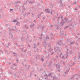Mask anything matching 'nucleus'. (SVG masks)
<instances>
[{
    "label": "nucleus",
    "instance_id": "1",
    "mask_svg": "<svg viewBox=\"0 0 80 80\" xmlns=\"http://www.w3.org/2000/svg\"><path fill=\"white\" fill-rule=\"evenodd\" d=\"M54 50L55 52H57V53H58L60 51V48L58 47L54 48Z\"/></svg>",
    "mask_w": 80,
    "mask_h": 80
},
{
    "label": "nucleus",
    "instance_id": "2",
    "mask_svg": "<svg viewBox=\"0 0 80 80\" xmlns=\"http://www.w3.org/2000/svg\"><path fill=\"white\" fill-rule=\"evenodd\" d=\"M30 27L31 28H33L35 27V23L32 22L30 25Z\"/></svg>",
    "mask_w": 80,
    "mask_h": 80
},
{
    "label": "nucleus",
    "instance_id": "3",
    "mask_svg": "<svg viewBox=\"0 0 80 80\" xmlns=\"http://www.w3.org/2000/svg\"><path fill=\"white\" fill-rule=\"evenodd\" d=\"M57 45H58L59 46L61 45H62V40H60L57 43Z\"/></svg>",
    "mask_w": 80,
    "mask_h": 80
},
{
    "label": "nucleus",
    "instance_id": "4",
    "mask_svg": "<svg viewBox=\"0 0 80 80\" xmlns=\"http://www.w3.org/2000/svg\"><path fill=\"white\" fill-rule=\"evenodd\" d=\"M62 26H61V25H59L58 26H57L56 27V29L57 30H58V29H61L62 28Z\"/></svg>",
    "mask_w": 80,
    "mask_h": 80
},
{
    "label": "nucleus",
    "instance_id": "5",
    "mask_svg": "<svg viewBox=\"0 0 80 80\" xmlns=\"http://www.w3.org/2000/svg\"><path fill=\"white\" fill-rule=\"evenodd\" d=\"M39 28H41L42 30H44L45 28V26L42 25V24H39Z\"/></svg>",
    "mask_w": 80,
    "mask_h": 80
},
{
    "label": "nucleus",
    "instance_id": "6",
    "mask_svg": "<svg viewBox=\"0 0 80 80\" xmlns=\"http://www.w3.org/2000/svg\"><path fill=\"white\" fill-rule=\"evenodd\" d=\"M35 1H32L29 2L28 3H29V4H30V3H31V4H32V3H35Z\"/></svg>",
    "mask_w": 80,
    "mask_h": 80
},
{
    "label": "nucleus",
    "instance_id": "7",
    "mask_svg": "<svg viewBox=\"0 0 80 80\" xmlns=\"http://www.w3.org/2000/svg\"><path fill=\"white\" fill-rule=\"evenodd\" d=\"M45 11H47V13H50V10L48 9H45Z\"/></svg>",
    "mask_w": 80,
    "mask_h": 80
},
{
    "label": "nucleus",
    "instance_id": "8",
    "mask_svg": "<svg viewBox=\"0 0 80 80\" xmlns=\"http://www.w3.org/2000/svg\"><path fill=\"white\" fill-rule=\"evenodd\" d=\"M45 76L46 77L45 78V80H48V76H47V74H45L44 75V77H45Z\"/></svg>",
    "mask_w": 80,
    "mask_h": 80
},
{
    "label": "nucleus",
    "instance_id": "9",
    "mask_svg": "<svg viewBox=\"0 0 80 80\" xmlns=\"http://www.w3.org/2000/svg\"><path fill=\"white\" fill-rule=\"evenodd\" d=\"M41 15H42V14H41L38 15L37 16V18H40V16H41Z\"/></svg>",
    "mask_w": 80,
    "mask_h": 80
},
{
    "label": "nucleus",
    "instance_id": "10",
    "mask_svg": "<svg viewBox=\"0 0 80 80\" xmlns=\"http://www.w3.org/2000/svg\"><path fill=\"white\" fill-rule=\"evenodd\" d=\"M60 25L61 26H62V27H63V25H64V22H61L60 23Z\"/></svg>",
    "mask_w": 80,
    "mask_h": 80
},
{
    "label": "nucleus",
    "instance_id": "11",
    "mask_svg": "<svg viewBox=\"0 0 80 80\" xmlns=\"http://www.w3.org/2000/svg\"><path fill=\"white\" fill-rule=\"evenodd\" d=\"M60 32H61L60 35H63L64 34V32L63 31H60Z\"/></svg>",
    "mask_w": 80,
    "mask_h": 80
},
{
    "label": "nucleus",
    "instance_id": "12",
    "mask_svg": "<svg viewBox=\"0 0 80 80\" xmlns=\"http://www.w3.org/2000/svg\"><path fill=\"white\" fill-rule=\"evenodd\" d=\"M75 75H78V76H77V77H78L79 78H80V75H78V74H75V75H73V77H74V76H75Z\"/></svg>",
    "mask_w": 80,
    "mask_h": 80
},
{
    "label": "nucleus",
    "instance_id": "13",
    "mask_svg": "<svg viewBox=\"0 0 80 80\" xmlns=\"http://www.w3.org/2000/svg\"><path fill=\"white\" fill-rule=\"evenodd\" d=\"M56 68H57L58 69H60V66L57 65Z\"/></svg>",
    "mask_w": 80,
    "mask_h": 80
},
{
    "label": "nucleus",
    "instance_id": "14",
    "mask_svg": "<svg viewBox=\"0 0 80 80\" xmlns=\"http://www.w3.org/2000/svg\"><path fill=\"white\" fill-rule=\"evenodd\" d=\"M46 39H45L46 40H49V37L47 36H46Z\"/></svg>",
    "mask_w": 80,
    "mask_h": 80
},
{
    "label": "nucleus",
    "instance_id": "15",
    "mask_svg": "<svg viewBox=\"0 0 80 80\" xmlns=\"http://www.w3.org/2000/svg\"><path fill=\"white\" fill-rule=\"evenodd\" d=\"M63 16H61V17L58 18V19H59V18H61L62 19V21H63Z\"/></svg>",
    "mask_w": 80,
    "mask_h": 80
},
{
    "label": "nucleus",
    "instance_id": "16",
    "mask_svg": "<svg viewBox=\"0 0 80 80\" xmlns=\"http://www.w3.org/2000/svg\"><path fill=\"white\" fill-rule=\"evenodd\" d=\"M24 28H26V29H28V27H27V25H24Z\"/></svg>",
    "mask_w": 80,
    "mask_h": 80
},
{
    "label": "nucleus",
    "instance_id": "17",
    "mask_svg": "<svg viewBox=\"0 0 80 80\" xmlns=\"http://www.w3.org/2000/svg\"><path fill=\"white\" fill-rule=\"evenodd\" d=\"M72 44H75V43L73 42H70V45H71Z\"/></svg>",
    "mask_w": 80,
    "mask_h": 80
},
{
    "label": "nucleus",
    "instance_id": "18",
    "mask_svg": "<svg viewBox=\"0 0 80 80\" xmlns=\"http://www.w3.org/2000/svg\"><path fill=\"white\" fill-rule=\"evenodd\" d=\"M34 48H36L37 47V46L35 44H34Z\"/></svg>",
    "mask_w": 80,
    "mask_h": 80
},
{
    "label": "nucleus",
    "instance_id": "19",
    "mask_svg": "<svg viewBox=\"0 0 80 80\" xmlns=\"http://www.w3.org/2000/svg\"><path fill=\"white\" fill-rule=\"evenodd\" d=\"M60 3L61 5H62L63 4V3H62V0H60Z\"/></svg>",
    "mask_w": 80,
    "mask_h": 80
},
{
    "label": "nucleus",
    "instance_id": "20",
    "mask_svg": "<svg viewBox=\"0 0 80 80\" xmlns=\"http://www.w3.org/2000/svg\"><path fill=\"white\" fill-rule=\"evenodd\" d=\"M41 61H42V62H43V61H44V59H43V58H42L41 59Z\"/></svg>",
    "mask_w": 80,
    "mask_h": 80
},
{
    "label": "nucleus",
    "instance_id": "21",
    "mask_svg": "<svg viewBox=\"0 0 80 80\" xmlns=\"http://www.w3.org/2000/svg\"><path fill=\"white\" fill-rule=\"evenodd\" d=\"M51 74H52L51 73H49L47 75L48 77V76H49V77H50V76H51Z\"/></svg>",
    "mask_w": 80,
    "mask_h": 80
},
{
    "label": "nucleus",
    "instance_id": "22",
    "mask_svg": "<svg viewBox=\"0 0 80 80\" xmlns=\"http://www.w3.org/2000/svg\"><path fill=\"white\" fill-rule=\"evenodd\" d=\"M8 73L9 74V73L10 74V75H13V73L10 72H8Z\"/></svg>",
    "mask_w": 80,
    "mask_h": 80
},
{
    "label": "nucleus",
    "instance_id": "23",
    "mask_svg": "<svg viewBox=\"0 0 80 80\" xmlns=\"http://www.w3.org/2000/svg\"><path fill=\"white\" fill-rule=\"evenodd\" d=\"M59 54L60 55V56H59V57H61V55H62V52H61V53H59Z\"/></svg>",
    "mask_w": 80,
    "mask_h": 80
},
{
    "label": "nucleus",
    "instance_id": "24",
    "mask_svg": "<svg viewBox=\"0 0 80 80\" xmlns=\"http://www.w3.org/2000/svg\"><path fill=\"white\" fill-rule=\"evenodd\" d=\"M69 70L68 69V70H67V71H66V72H65V73L66 74V73H67V72H69Z\"/></svg>",
    "mask_w": 80,
    "mask_h": 80
},
{
    "label": "nucleus",
    "instance_id": "25",
    "mask_svg": "<svg viewBox=\"0 0 80 80\" xmlns=\"http://www.w3.org/2000/svg\"><path fill=\"white\" fill-rule=\"evenodd\" d=\"M3 53V51H2L1 50L0 51V54H2Z\"/></svg>",
    "mask_w": 80,
    "mask_h": 80
},
{
    "label": "nucleus",
    "instance_id": "26",
    "mask_svg": "<svg viewBox=\"0 0 80 80\" xmlns=\"http://www.w3.org/2000/svg\"><path fill=\"white\" fill-rule=\"evenodd\" d=\"M8 46H7V48H9V43H8Z\"/></svg>",
    "mask_w": 80,
    "mask_h": 80
},
{
    "label": "nucleus",
    "instance_id": "27",
    "mask_svg": "<svg viewBox=\"0 0 80 80\" xmlns=\"http://www.w3.org/2000/svg\"><path fill=\"white\" fill-rule=\"evenodd\" d=\"M80 80V79H78V78H76L75 79V80Z\"/></svg>",
    "mask_w": 80,
    "mask_h": 80
},
{
    "label": "nucleus",
    "instance_id": "28",
    "mask_svg": "<svg viewBox=\"0 0 80 80\" xmlns=\"http://www.w3.org/2000/svg\"><path fill=\"white\" fill-rule=\"evenodd\" d=\"M35 56L36 57H35V58H36V59H37V58H38V57H38V56L37 55H35Z\"/></svg>",
    "mask_w": 80,
    "mask_h": 80
},
{
    "label": "nucleus",
    "instance_id": "29",
    "mask_svg": "<svg viewBox=\"0 0 80 80\" xmlns=\"http://www.w3.org/2000/svg\"><path fill=\"white\" fill-rule=\"evenodd\" d=\"M62 59H65V58H64V56H62Z\"/></svg>",
    "mask_w": 80,
    "mask_h": 80
},
{
    "label": "nucleus",
    "instance_id": "30",
    "mask_svg": "<svg viewBox=\"0 0 80 80\" xmlns=\"http://www.w3.org/2000/svg\"><path fill=\"white\" fill-rule=\"evenodd\" d=\"M16 61V62H19V60H18V59L17 58Z\"/></svg>",
    "mask_w": 80,
    "mask_h": 80
},
{
    "label": "nucleus",
    "instance_id": "31",
    "mask_svg": "<svg viewBox=\"0 0 80 80\" xmlns=\"http://www.w3.org/2000/svg\"><path fill=\"white\" fill-rule=\"evenodd\" d=\"M22 65H23L24 66V67H27V65L26 64H25V63Z\"/></svg>",
    "mask_w": 80,
    "mask_h": 80
},
{
    "label": "nucleus",
    "instance_id": "32",
    "mask_svg": "<svg viewBox=\"0 0 80 80\" xmlns=\"http://www.w3.org/2000/svg\"><path fill=\"white\" fill-rule=\"evenodd\" d=\"M68 28V26H67L64 28V29H65L66 28Z\"/></svg>",
    "mask_w": 80,
    "mask_h": 80
},
{
    "label": "nucleus",
    "instance_id": "33",
    "mask_svg": "<svg viewBox=\"0 0 80 80\" xmlns=\"http://www.w3.org/2000/svg\"><path fill=\"white\" fill-rule=\"evenodd\" d=\"M22 2L21 1H17L16 2V3H21Z\"/></svg>",
    "mask_w": 80,
    "mask_h": 80
},
{
    "label": "nucleus",
    "instance_id": "34",
    "mask_svg": "<svg viewBox=\"0 0 80 80\" xmlns=\"http://www.w3.org/2000/svg\"><path fill=\"white\" fill-rule=\"evenodd\" d=\"M53 26V25H50L49 27H50V28H51V27H52Z\"/></svg>",
    "mask_w": 80,
    "mask_h": 80
},
{
    "label": "nucleus",
    "instance_id": "35",
    "mask_svg": "<svg viewBox=\"0 0 80 80\" xmlns=\"http://www.w3.org/2000/svg\"><path fill=\"white\" fill-rule=\"evenodd\" d=\"M12 53L13 54V55H14V56H17V55L15 54V53L14 52H13Z\"/></svg>",
    "mask_w": 80,
    "mask_h": 80
},
{
    "label": "nucleus",
    "instance_id": "36",
    "mask_svg": "<svg viewBox=\"0 0 80 80\" xmlns=\"http://www.w3.org/2000/svg\"><path fill=\"white\" fill-rule=\"evenodd\" d=\"M51 35L52 36H53V33H52V32H51Z\"/></svg>",
    "mask_w": 80,
    "mask_h": 80
},
{
    "label": "nucleus",
    "instance_id": "37",
    "mask_svg": "<svg viewBox=\"0 0 80 80\" xmlns=\"http://www.w3.org/2000/svg\"><path fill=\"white\" fill-rule=\"evenodd\" d=\"M24 49V48H22V49H21L22 51H23V49Z\"/></svg>",
    "mask_w": 80,
    "mask_h": 80
},
{
    "label": "nucleus",
    "instance_id": "38",
    "mask_svg": "<svg viewBox=\"0 0 80 80\" xmlns=\"http://www.w3.org/2000/svg\"><path fill=\"white\" fill-rule=\"evenodd\" d=\"M23 5H27V4L25 3H24Z\"/></svg>",
    "mask_w": 80,
    "mask_h": 80
},
{
    "label": "nucleus",
    "instance_id": "39",
    "mask_svg": "<svg viewBox=\"0 0 80 80\" xmlns=\"http://www.w3.org/2000/svg\"><path fill=\"white\" fill-rule=\"evenodd\" d=\"M55 77H53V80H55Z\"/></svg>",
    "mask_w": 80,
    "mask_h": 80
},
{
    "label": "nucleus",
    "instance_id": "40",
    "mask_svg": "<svg viewBox=\"0 0 80 80\" xmlns=\"http://www.w3.org/2000/svg\"><path fill=\"white\" fill-rule=\"evenodd\" d=\"M9 35H10V37H12V36H13V35H12V34L11 33H9Z\"/></svg>",
    "mask_w": 80,
    "mask_h": 80
},
{
    "label": "nucleus",
    "instance_id": "41",
    "mask_svg": "<svg viewBox=\"0 0 80 80\" xmlns=\"http://www.w3.org/2000/svg\"><path fill=\"white\" fill-rule=\"evenodd\" d=\"M52 63V61H50L49 62V64L50 65Z\"/></svg>",
    "mask_w": 80,
    "mask_h": 80
},
{
    "label": "nucleus",
    "instance_id": "42",
    "mask_svg": "<svg viewBox=\"0 0 80 80\" xmlns=\"http://www.w3.org/2000/svg\"><path fill=\"white\" fill-rule=\"evenodd\" d=\"M42 19H43V20H45V17H43Z\"/></svg>",
    "mask_w": 80,
    "mask_h": 80
},
{
    "label": "nucleus",
    "instance_id": "43",
    "mask_svg": "<svg viewBox=\"0 0 80 80\" xmlns=\"http://www.w3.org/2000/svg\"><path fill=\"white\" fill-rule=\"evenodd\" d=\"M13 65H14V66H15L16 65V64H15V63H13Z\"/></svg>",
    "mask_w": 80,
    "mask_h": 80
},
{
    "label": "nucleus",
    "instance_id": "44",
    "mask_svg": "<svg viewBox=\"0 0 80 80\" xmlns=\"http://www.w3.org/2000/svg\"><path fill=\"white\" fill-rule=\"evenodd\" d=\"M28 69H29V67H30V66L29 65L28 67Z\"/></svg>",
    "mask_w": 80,
    "mask_h": 80
},
{
    "label": "nucleus",
    "instance_id": "45",
    "mask_svg": "<svg viewBox=\"0 0 80 80\" xmlns=\"http://www.w3.org/2000/svg\"><path fill=\"white\" fill-rule=\"evenodd\" d=\"M27 49H25L24 50V52H27Z\"/></svg>",
    "mask_w": 80,
    "mask_h": 80
},
{
    "label": "nucleus",
    "instance_id": "46",
    "mask_svg": "<svg viewBox=\"0 0 80 80\" xmlns=\"http://www.w3.org/2000/svg\"><path fill=\"white\" fill-rule=\"evenodd\" d=\"M12 10H13V9H10V12H12Z\"/></svg>",
    "mask_w": 80,
    "mask_h": 80
},
{
    "label": "nucleus",
    "instance_id": "47",
    "mask_svg": "<svg viewBox=\"0 0 80 80\" xmlns=\"http://www.w3.org/2000/svg\"><path fill=\"white\" fill-rule=\"evenodd\" d=\"M43 45H46V46H47V44H46V43H44Z\"/></svg>",
    "mask_w": 80,
    "mask_h": 80
},
{
    "label": "nucleus",
    "instance_id": "48",
    "mask_svg": "<svg viewBox=\"0 0 80 80\" xmlns=\"http://www.w3.org/2000/svg\"><path fill=\"white\" fill-rule=\"evenodd\" d=\"M23 10H26V9L25 8V7H23Z\"/></svg>",
    "mask_w": 80,
    "mask_h": 80
},
{
    "label": "nucleus",
    "instance_id": "49",
    "mask_svg": "<svg viewBox=\"0 0 80 80\" xmlns=\"http://www.w3.org/2000/svg\"><path fill=\"white\" fill-rule=\"evenodd\" d=\"M29 14H30V12H29L27 13V15H29Z\"/></svg>",
    "mask_w": 80,
    "mask_h": 80
},
{
    "label": "nucleus",
    "instance_id": "50",
    "mask_svg": "<svg viewBox=\"0 0 80 80\" xmlns=\"http://www.w3.org/2000/svg\"><path fill=\"white\" fill-rule=\"evenodd\" d=\"M13 22H17V20H14L13 21Z\"/></svg>",
    "mask_w": 80,
    "mask_h": 80
},
{
    "label": "nucleus",
    "instance_id": "51",
    "mask_svg": "<svg viewBox=\"0 0 80 80\" xmlns=\"http://www.w3.org/2000/svg\"><path fill=\"white\" fill-rule=\"evenodd\" d=\"M40 40H42V38L41 37H39Z\"/></svg>",
    "mask_w": 80,
    "mask_h": 80
},
{
    "label": "nucleus",
    "instance_id": "52",
    "mask_svg": "<svg viewBox=\"0 0 80 80\" xmlns=\"http://www.w3.org/2000/svg\"><path fill=\"white\" fill-rule=\"evenodd\" d=\"M64 20H65V21H66V22L67 21V19L66 18H64Z\"/></svg>",
    "mask_w": 80,
    "mask_h": 80
},
{
    "label": "nucleus",
    "instance_id": "53",
    "mask_svg": "<svg viewBox=\"0 0 80 80\" xmlns=\"http://www.w3.org/2000/svg\"><path fill=\"white\" fill-rule=\"evenodd\" d=\"M63 65H65V62H64V61H63Z\"/></svg>",
    "mask_w": 80,
    "mask_h": 80
},
{
    "label": "nucleus",
    "instance_id": "54",
    "mask_svg": "<svg viewBox=\"0 0 80 80\" xmlns=\"http://www.w3.org/2000/svg\"><path fill=\"white\" fill-rule=\"evenodd\" d=\"M49 51L50 52H52V51H51V49H49Z\"/></svg>",
    "mask_w": 80,
    "mask_h": 80
},
{
    "label": "nucleus",
    "instance_id": "55",
    "mask_svg": "<svg viewBox=\"0 0 80 80\" xmlns=\"http://www.w3.org/2000/svg\"><path fill=\"white\" fill-rule=\"evenodd\" d=\"M13 38V36H12L11 37V38Z\"/></svg>",
    "mask_w": 80,
    "mask_h": 80
},
{
    "label": "nucleus",
    "instance_id": "56",
    "mask_svg": "<svg viewBox=\"0 0 80 80\" xmlns=\"http://www.w3.org/2000/svg\"><path fill=\"white\" fill-rule=\"evenodd\" d=\"M35 38V40H38V39L37 38Z\"/></svg>",
    "mask_w": 80,
    "mask_h": 80
},
{
    "label": "nucleus",
    "instance_id": "57",
    "mask_svg": "<svg viewBox=\"0 0 80 80\" xmlns=\"http://www.w3.org/2000/svg\"><path fill=\"white\" fill-rule=\"evenodd\" d=\"M71 78H72L73 79V78H74V77L72 76Z\"/></svg>",
    "mask_w": 80,
    "mask_h": 80
},
{
    "label": "nucleus",
    "instance_id": "58",
    "mask_svg": "<svg viewBox=\"0 0 80 80\" xmlns=\"http://www.w3.org/2000/svg\"><path fill=\"white\" fill-rule=\"evenodd\" d=\"M53 53H54V52H53L52 53H51V55H53Z\"/></svg>",
    "mask_w": 80,
    "mask_h": 80
},
{
    "label": "nucleus",
    "instance_id": "59",
    "mask_svg": "<svg viewBox=\"0 0 80 80\" xmlns=\"http://www.w3.org/2000/svg\"><path fill=\"white\" fill-rule=\"evenodd\" d=\"M24 62H22V65H23V64H24Z\"/></svg>",
    "mask_w": 80,
    "mask_h": 80
},
{
    "label": "nucleus",
    "instance_id": "60",
    "mask_svg": "<svg viewBox=\"0 0 80 80\" xmlns=\"http://www.w3.org/2000/svg\"><path fill=\"white\" fill-rule=\"evenodd\" d=\"M77 3V2H74V4H76Z\"/></svg>",
    "mask_w": 80,
    "mask_h": 80
},
{
    "label": "nucleus",
    "instance_id": "61",
    "mask_svg": "<svg viewBox=\"0 0 80 80\" xmlns=\"http://www.w3.org/2000/svg\"><path fill=\"white\" fill-rule=\"evenodd\" d=\"M58 71L59 72H60V70L59 69H58Z\"/></svg>",
    "mask_w": 80,
    "mask_h": 80
},
{
    "label": "nucleus",
    "instance_id": "62",
    "mask_svg": "<svg viewBox=\"0 0 80 80\" xmlns=\"http://www.w3.org/2000/svg\"><path fill=\"white\" fill-rule=\"evenodd\" d=\"M50 64H49L48 65V67H50Z\"/></svg>",
    "mask_w": 80,
    "mask_h": 80
},
{
    "label": "nucleus",
    "instance_id": "63",
    "mask_svg": "<svg viewBox=\"0 0 80 80\" xmlns=\"http://www.w3.org/2000/svg\"><path fill=\"white\" fill-rule=\"evenodd\" d=\"M49 45H51V43L50 42V43H49Z\"/></svg>",
    "mask_w": 80,
    "mask_h": 80
},
{
    "label": "nucleus",
    "instance_id": "64",
    "mask_svg": "<svg viewBox=\"0 0 80 80\" xmlns=\"http://www.w3.org/2000/svg\"><path fill=\"white\" fill-rule=\"evenodd\" d=\"M11 30H12L13 31H14L15 30V29H12Z\"/></svg>",
    "mask_w": 80,
    "mask_h": 80
}]
</instances>
